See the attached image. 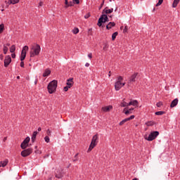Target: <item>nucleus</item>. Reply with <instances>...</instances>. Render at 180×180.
I'll return each instance as SVG.
<instances>
[{"label": "nucleus", "instance_id": "cd10ccee", "mask_svg": "<svg viewBox=\"0 0 180 180\" xmlns=\"http://www.w3.org/2000/svg\"><path fill=\"white\" fill-rule=\"evenodd\" d=\"M27 51H29V46H25L22 48V53H26Z\"/></svg>", "mask_w": 180, "mask_h": 180}, {"label": "nucleus", "instance_id": "ea45409f", "mask_svg": "<svg viewBox=\"0 0 180 180\" xmlns=\"http://www.w3.org/2000/svg\"><path fill=\"white\" fill-rule=\"evenodd\" d=\"M70 88H71V87H70L69 86H66L64 87L63 90L65 92H67L68 91V89H70Z\"/></svg>", "mask_w": 180, "mask_h": 180}, {"label": "nucleus", "instance_id": "412c9836", "mask_svg": "<svg viewBox=\"0 0 180 180\" xmlns=\"http://www.w3.org/2000/svg\"><path fill=\"white\" fill-rule=\"evenodd\" d=\"M37 131H35L33 132L31 140L32 141V143H34V141H36V137L37 136Z\"/></svg>", "mask_w": 180, "mask_h": 180}, {"label": "nucleus", "instance_id": "39448f33", "mask_svg": "<svg viewBox=\"0 0 180 180\" xmlns=\"http://www.w3.org/2000/svg\"><path fill=\"white\" fill-rule=\"evenodd\" d=\"M158 136H160V132L158 131H154L150 132L148 136H145L144 139L145 140H147V141H153V140H155Z\"/></svg>", "mask_w": 180, "mask_h": 180}, {"label": "nucleus", "instance_id": "774afa93", "mask_svg": "<svg viewBox=\"0 0 180 180\" xmlns=\"http://www.w3.org/2000/svg\"><path fill=\"white\" fill-rule=\"evenodd\" d=\"M123 27H121L120 29H122Z\"/></svg>", "mask_w": 180, "mask_h": 180}, {"label": "nucleus", "instance_id": "5fc2aeb1", "mask_svg": "<svg viewBox=\"0 0 180 180\" xmlns=\"http://www.w3.org/2000/svg\"><path fill=\"white\" fill-rule=\"evenodd\" d=\"M5 46H6V47H9V46H11V44L7 43L6 44H5Z\"/></svg>", "mask_w": 180, "mask_h": 180}, {"label": "nucleus", "instance_id": "603ef678", "mask_svg": "<svg viewBox=\"0 0 180 180\" xmlns=\"http://www.w3.org/2000/svg\"><path fill=\"white\" fill-rule=\"evenodd\" d=\"M132 105V101H130L129 103H127V106H131Z\"/></svg>", "mask_w": 180, "mask_h": 180}, {"label": "nucleus", "instance_id": "a878e982", "mask_svg": "<svg viewBox=\"0 0 180 180\" xmlns=\"http://www.w3.org/2000/svg\"><path fill=\"white\" fill-rule=\"evenodd\" d=\"M5 30V25L4 24L0 25V34Z\"/></svg>", "mask_w": 180, "mask_h": 180}, {"label": "nucleus", "instance_id": "473e14b6", "mask_svg": "<svg viewBox=\"0 0 180 180\" xmlns=\"http://www.w3.org/2000/svg\"><path fill=\"white\" fill-rule=\"evenodd\" d=\"M146 126L150 127V126H154V122L153 121H149L146 123Z\"/></svg>", "mask_w": 180, "mask_h": 180}, {"label": "nucleus", "instance_id": "69168bd1", "mask_svg": "<svg viewBox=\"0 0 180 180\" xmlns=\"http://www.w3.org/2000/svg\"><path fill=\"white\" fill-rule=\"evenodd\" d=\"M105 49H106V46H104V47H103V50H105Z\"/></svg>", "mask_w": 180, "mask_h": 180}, {"label": "nucleus", "instance_id": "dca6fc26", "mask_svg": "<svg viewBox=\"0 0 180 180\" xmlns=\"http://www.w3.org/2000/svg\"><path fill=\"white\" fill-rule=\"evenodd\" d=\"M20 0H8L7 2L8 5H16V4H19Z\"/></svg>", "mask_w": 180, "mask_h": 180}, {"label": "nucleus", "instance_id": "5701e85b", "mask_svg": "<svg viewBox=\"0 0 180 180\" xmlns=\"http://www.w3.org/2000/svg\"><path fill=\"white\" fill-rule=\"evenodd\" d=\"M26 58V53L25 52H21V56H20V61H23Z\"/></svg>", "mask_w": 180, "mask_h": 180}, {"label": "nucleus", "instance_id": "a211bd4d", "mask_svg": "<svg viewBox=\"0 0 180 180\" xmlns=\"http://www.w3.org/2000/svg\"><path fill=\"white\" fill-rule=\"evenodd\" d=\"M113 12V8L108 9V7H106L103 11V14L105 13L106 15L109 13H112Z\"/></svg>", "mask_w": 180, "mask_h": 180}, {"label": "nucleus", "instance_id": "a19ab883", "mask_svg": "<svg viewBox=\"0 0 180 180\" xmlns=\"http://www.w3.org/2000/svg\"><path fill=\"white\" fill-rule=\"evenodd\" d=\"M89 18H91V14L87 13L84 15V19H88Z\"/></svg>", "mask_w": 180, "mask_h": 180}, {"label": "nucleus", "instance_id": "4be33fe9", "mask_svg": "<svg viewBox=\"0 0 180 180\" xmlns=\"http://www.w3.org/2000/svg\"><path fill=\"white\" fill-rule=\"evenodd\" d=\"M180 0H174L172 4V8H176L178 6V4H179Z\"/></svg>", "mask_w": 180, "mask_h": 180}, {"label": "nucleus", "instance_id": "393cba45", "mask_svg": "<svg viewBox=\"0 0 180 180\" xmlns=\"http://www.w3.org/2000/svg\"><path fill=\"white\" fill-rule=\"evenodd\" d=\"M72 33L74 34H78V33H79V29L75 27L72 30Z\"/></svg>", "mask_w": 180, "mask_h": 180}, {"label": "nucleus", "instance_id": "c85d7f7f", "mask_svg": "<svg viewBox=\"0 0 180 180\" xmlns=\"http://www.w3.org/2000/svg\"><path fill=\"white\" fill-rule=\"evenodd\" d=\"M132 102V106H139V101L136 100H133L131 101Z\"/></svg>", "mask_w": 180, "mask_h": 180}, {"label": "nucleus", "instance_id": "f257e3e1", "mask_svg": "<svg viewBox=\"0 0 180 180\" xmlns=\"http://www.w3.org/2000/svg\"><path fill=\"white\" fill-rule=\"evenodd\" d=\"M41 48L40 45L37 44H34L30 46V56L31 58L36 57V56H39L40 54V51Z\"/></svg>", "mask_w": 180, "mask_h": 180}, {"label": "nucleus", "instance_id": "13d9d810", "mask_svg": "<svg viewBox=\"0 0 180 180\" xmlns=\"http://www.w3.org/2000/svg\"><path fill=\"white\" fill-rule=\"evenodd\" d=\"M7 139H8L7 137H4V141H6Z\"/></svg>", "mask_w": 180, "mask_h": 180}, {"label": "nucleus", "instance_id": "f03ea898", "mask_svg": "<svg viewBox=\"0 0 180 180\" xmlns=\"http://www.w3.org/2000/svg\"><path fill=\"white\" fill-rule=\"evenodd\" d=\"M123 77L119 76L115 84V91H120L124 85H126V82H122Z\"/></svg>", "mask_w": 180, "mask_h": 180}, {"label": "nucleus", "instance_id": "6e6d98bb", "mask_svg": "<svg viewBox=\"0 0 180 180\" xmlns=\"http://www.w3.org/2000/svg\"><path fill=\"white\" fill-rule=\"evenodd\" d=\"M85 67H89V63H86L85 64Z\"/></svg>", "mask_w": 180, "mask_h": 180}, {"label": "nucleus", "instance_id": "6ab92c4d", "mask_svg": "<svg viewBox=\"0 0 180 180\" xmlns=\"http://www.w3.org/2000/svg\"><path fill=\"white\" fill-rule=\"evenodd\" d=\"M51 74V70L50 69H46L43 73V77H49Z\"/></svg>", "mask_w": 180, "mask_h": 180}, {"label": "nucleus", "instance_id": "bb28decb", "mask_svg": "<svg viewBox=\"0 0 180 180\" xmlns=\"http://www.w3.org/2000/svg\"><path fill=\"white\" fill-rule=\"evenodd\" d=\"M16 50V46L15 45H13L10 48V52L15 53V51Z\"/></svg>", "mask_w": 180, "mask_h": 180}, {"label": "nucleus", "instance_id": "338daca9", "mask_svg": "<svg viewBox=\"0 0 180 180\" xmlns=\"http://www.w3.org/2000/svg\"><path fill=\"white\" fill-rule=\"evenodd\" d=\"M6 2H8V1H6L5 3L6 4Z\"/></svg>", "mask_w": 180, "mask_h": 180}, {"label": "nucleus", "instance_id": "bf43d9fd", "mask_svg": "<svg viewBox=\"0 0 180 180\" xmlns=\"http://www.w3.org/2000/svg\"><path fill=\"white\" fill-rule=\"evenodd\" d=\"M34 84H35V85L37 84V80H35Z\"/></svg>", "mask_w": 180, "mask_h": 180}, {"label": "nucleus", "instance_id": "3c124183", "mask_svg": "<svg viewBox=\"0 0 180 180\" xmlns=\"http://www.w3.org/2000/svg\"><path fill=\"white\" fill-rule=\"evenodd\" d=\"M39 6H43V1H40L39 3Z\"/></svg>", "mask_w": 180, "mask_h": 180}, {"label": "nucleus", "instance_id": "f704fd0d", "mask_svg": "<svg viewBox=\"0 0 180 180\" xmlns=\"http://www.w3.org/2000/svg\"><path fill=\"white\" fill-rule=\"evenodd\" d=\"M164 2V0H159L158 3H157L156 6H160L162 4V3Z\"/></svg>", "mask_w": 180, "mask_h": 180}, {"label": "nucleus", "instance_id": "4468645a", "mask_svg": "<svg viewBox=\"0 0 180 180\" xmlns=\"http://www.w3.org/2000/svg\"><path fill=\"white\" fill-rule=\"evenodd\" d=\"M178 102H179V100H178V98H175L174 100H173L170 104V108H175V106L178 105Z\"/></svg>", "mask_w": 180, "mask_h": 180}, {"label": "nucleus", "instance_id": "f3484780", "mask_svg": "<svg viewBox=\"0 0 180 180\" xmlns=\"http://www.w3.org/2000/svg\"><path fill=\"white\" fill-rule=\"evenodd\" d=\"M64 176V172H57L56 174V178H58V179H61Z\"/></svg>", "mask_w": 180, "mask_h": 180}, {"label": "nucleus", "instance_id": "8fccbe9b", "mask_svg": "<svg viewBox=\"0 0 180 180\" xmlns=\"http://www.w3.org/2000/svg\"><path fill=\"white\" fill-rule=\"evenodd\" d=\"M124 113H125V115H129V113H130V110L125 111Z\"/></svg>", "mask_w": 180, "mask_h": 180}, {"label": "nucleus", "instance_id": "49530a36", "mask_svg": "<svg viewBox=\"0 0 180 180\" xmlns=\"http://www.w3.org/2000/svg\"><path fill=\"white\" fill-rule=\"evenodd\" d=\"M73 4H72V1H70L69 3H68V8H69V6H73Z\"/></svg>", "mask_w": 180, "mask_h": 180}, {"label": "nucleus", "instance_id": "864d4df0", "mask_svg": "<svg viewBox=\"0 0 180 180\" xmlns=\"http://www.w3.org/2000/svg\"><path fill=\"white\" fill-rule=\"evenodd\" d=\"M0 60H4V55L3 54L0 55Z\"/></svg>", "mask_w": 180, "mask_h": 180}, {"label": "nucleus", "instance_id": "f8f14e48", "mask_svg": "<svg viewBox=\"0 0 180 180\" xmlns=\"http://www.w3.org/2000/svg\"><path fill=\"white\" fill-rule=\"evenodd\" d=\"M113 109V106L112 105H108V106H105V107H103L101 108V110H103V112H110V110H112Z\"/></svg>", "mask_w": 180, "mask_h": 180}, {"label": "nucleus", "instance_id": "79ce46f5", "mask_svg": "<svg viewBox=\"0 0 180 180\" xmlns=\"http://www.w3.org/2000/svg\"><path fill=\"white\" fill-rule=\"evenodd\" d=\"M104 4H105V0H103V2L101 3V4L99 7V10L102 9V7L103 6Z\"/></svg>", "mask_w": 180, "mask_h": 180}, {"label": "nucleus", "instance_id": "a18cd8bd", "mask_svg": "<svg viewBox=\"0 0 180 180\" xmlns=\"http://www.w3.org/2000/svg\"><path fill=\"white\" fill-rule=\"evenodd\" d=\"M72 1L75 4H77V5H78V4H79V0H72Z\"/></svg>", "mask_w": 180, "mask_h": 180}, {"label": "nucleus", "instance_id": "58836bf2", "mask_svg": "<svg viewBox=\"0 0 180 180\" xmlns=\"http://www.w3.org/2000/svg\"><path fill=\"white\" fill-rule=\"evenodd\" d=\"M69 3H68V0H65V9H67V8H68V4Z\"/></svg>", "mask_w": 180, "mask_h": 180}, {"label": "nucleus", "instance_id": "9b49d317", "mask_svg": "<svg viewBox=\"0 0 180 180\" xmlns=\"http://www.w3.org/2000/svg\"><path fill=\"white\" fill-rule=\"evenodd\" d=\"M134 117H135L134 115H131L129 117L125 118L124 120H123L120 122V126H123V124L126 123V122H129V120H133Z\"/></svg>", "mask_w": 180, "mask_h": 180}, {"label": "nucleus", "instance_id": "0e129e2a", "mask_svg": "<svg viewBox=\"0 0 180 180\" xmlns=\"http://www.w3.org/2000/svg\"><path fill=\"white\" fill-rule=\"evenodd\" d=\"M108 77H110V72H109Z\"/></svg>", "mask_w": 180, "mask_h": 180}, {"label": "nucleus", "instance_id": "680f3d73", "mask_svg": "<svg viewBox=\"0 0 180 180\" xmlns=\"http://www.w3.org/2000/svg\"><path fill=\"white\" fill-rule=\"evenodd\" d=\"M20 79V77L18 76L17 79Z\"/></svg>", "mask_w": 180, "mask_h": 180}, {"label": "nucleus", "instance_id": "72a5a7b5", "mask_svg": "<svg viewBox=\"0 0 180 180\" xmlns=\"http://www.w3.org/2000/svg\"><path fill=\"white\" fill-rule=\"evenodd\" d=\"M44 140H45L46 143H50V137H49V136H46L44 137Z\"/></svg>", "mask_w": 180, "mask_h": 180}, {"label": "nucleus", "instance_id": "de8ad7c7", "mask_svg": "<svg viewBox=\"0 0 180 180\" xmlns=\"http://www.w3.org/2000/svg\"><path fill=\"white\" fill-rule=\"evenodd\" d=\"M11 57H12V58H16V54L15 53H12Z\"/></svg>", "mask_w": 180, "mask_h": 180}, {"label": "nucleus", "instance_id": "7c9ffc66", "mask_svg": "<svg viewBox=\"0 0 180 180\" xmlns=\"http://www.w3.org/2000/svg\"><path fill=\"white\" fill-rule=\"evenodd\" d=\"M164 113H165V112L164 111H158L155 113V115H156L157 116H161L162 115H164Z\"/></svg>", "mask_w": 180, "mask_h": 180}, {"label": "nucleus", "instance_id": "09e8293b", "mask_svg": "<svg viewBox=\"0 0 180 180\" xmlns=\"http://www.w3.org/2000/svg\"><path fill=\"white\" fill-rule=\"evenodd\" d=\"M88 57H89V58H90V59L92 58V53H89V54H88Z\"/></svg>", "mask_w": 180, "mask_h": 180}, {"label": "nucleus", "instance_id": "9d476101", "mask_svg": "<svg viewBox=\"0 0 180 180\" xmlns=\"http://www.w3.org/2000/svg\"><path fill=\"white\" fill-rule=\"evenodd\" d=\"M139 75V73H134V75H132L129 79V80L128 81V85H130V84H131V82H136V78L137 77V75Z\"/></svg>", "mask_w": 180, "mask_h": 180}, {"label": "nucleus", "instance_id": "2eb2a0df", "mask_svg": "<svg viewBox=\"0 0 180 180\" xmlns=\"http://www.w3.org/2000/svg\"><path fill=\"white\" fill-rule=\"evenodd\" d=\"M115 26H116V23L110 22L106 25V29L108 30H110V29H112V27H115Z\"/></svg>", "mask_w": 180, "mask_h": 180}, {"label": "nucleus", "instance_id": "e2e57ef3", "mask_svg": "<svg viewBox=\"0 0 180 180\" xmlns=\"http://www.w3.org/2000/svg\"><path fill=\"white\" fill-rule=\"evenodd\" d=\"M130 110H134V108H131V109H129V111Z\"/></svg>", "mask_w": 180, "mask_h": 180}, {"label": "nucleus", "instance_id": "ddd939ff", "mask_svg": "<svg viewBox=\"0 0 180 180\" xmlns=\"http://www.w3.org/2000/svg\"><path fill=\"white\" fill-rule=\"evenodd\" d=\"M74 79L72 78H70L67 80V83L66 85H68V86H69V88H71V86H72V85H74Z\"/></svg>", "mask_w": 180, "mask_h": 180}, {"label": "nucleus", "instance_id": "c9c22d12", "mask_svg": "<svg viewBox=\"0 0 180 180\" xmlns=\"http://www.w3.org/2000/svg\"><path fill=\"white\" fill-rule=\"evenodd\" d=\"M46 134H47L48 136H49L51 137V130L47 129Z\"/></svg>", "mask_w": 180, "mask_h": 180}, {"label": "nucleus", "instance_id": "aec40b11", "mask_svg": "<svg viewBox=\"0 0 180 180\" xmlns=\"http://www.w3.org/2000/svg\"><path fill=\"white\" fill-rule=\"evenodd\" d=\"M8 159H6V160L0 162V168H1V167H6V165H8Z\"/></svg>", "mask_w": 180, "mask_h": 180}, {"label": "nucleus", "instance_id": "37998d69", "mask_svg": "<svg viewBox=\"0 0 180 180\" xmlns=\"http://www.w3.org/2000/svg\"><path fill=\"white\" fill-rule=\"evenodd\" d=\"M127 30H128V27H127V26L126 25V26L124 27V30H123V33H127Z\"/></svg>", "mask_w": 180, "mask_h": 180}, {"label": "nucleus", "instance_id": "c03bdc74", "mask_svg": "<svg viewBox=\"0 0 180 180\" xmlns=\"http://www.w3.org/2000/svg\"><path fill=\"white\" fill-rule=\"evenodd\" d=\"M20 67H22V68L25 67V63L23 62V60L20 63Z\"/></svg>", "mask_w": 180, "mask_h": 180}, {"label": "nucleus", "instance_id": "1a4fd4ad", "mask_svg": "<svg viewBox=\"0 0 180 180\" xmlns=\"http://www.w3.org/2000/svg\"><path fill=\"white\" fill-rule=\"evenodd\" d=\"M11 63H12L11 56H6L4 59V67H8Z\"/></svg>", "mask_w": 180, "mask_h": 180}, {"label": "nucleus", "instance_id": "4c0bfd02", "mask_svg": "<svg viewBox=\"0 0 180 180\" xmlns=\"http://www.w3.org/2000/svg\"><path fill=\"white\" fill-rule=\"evenodd\" d=\"M156 105L158 108H161V106L162 105V102L160 101L157 103Z\"/></svg>", "mask_w": 180, "mask_h": 180}, {"label": "nucleus", "instance_id": "c756f323", "mask_svg": "<svg viewBox=\"0 0 180 180\" xmlns=\"http://www.w3.org/2000/svg\"><path fill=\"white\" fill-rule=\"evenodd\" d=\"M117 34H119V33H118L117 32H114V33L112 34V40H115L116 37L117 36Z\"/></svg>", "mask_w": 180, "mask_h": 180}, {"label": "nucleus", "instance_id": "2f4dec72", "mask_svg": "<svg viewBox=\"0 0 180 180\" xmlns=\"http://www.w3.org/2000/svg\"><path fill=\"white\" fill-rule=\"evenodd\" d=\"M120 106H121L122 108H126V106H127V103H126V102L124 101V100H123L122 102L121 103Z\"/></svg>", "mask_w": 180, "mask_h": 180}, {"label": "nucleus", "instance_id": "6e6552de", "mask_svg": "<svg viewBox=\"0 0 180 180\" xmlns=\"http://www.w3.org/2000/svg\"><path fill=\"white\" fill-rule=\"evenodd\" d=\"M33 153V149L29 148L21 152L22 157H29Z\"/></svg>", "mask_w": 180, "mask_h": 180}, {"label": "nucleus", "instance_id": "052dcab7", "mask_svg": "<svg viewBox=\"0 0 180 180\" xmlns=\"http://www.w3.org/2000/svg\"><path fill=\"white\" fill-rule=\"evenodd\" d=\"M117 11V7L115 8V12H116Z\"/></svg>", "mask_w": 180, "mask_h": 180}, {"label": "nucleus", "instance_id": "20e7f679", "mask_svg": "<svg viewBox=\"0 0 180 180\" xmlns=\"http://www.w3.org/2000/svg\"><path fill=\"white\" fill-rule=\"evenodd\" d=\"M98 140H99V138L98 136V134H96L93 136L91 144L89 147V149L87 150V153H90V151H92V150H94V148L96 147Z\"/></svg>", "mask_w": 180, "mask_h": 180}, {"label": "nucleus", "instance_id": "b1692460", "mask_svg": "<svg viewBox=\"0 0 180 180\" xmlns=\"http://www.w3.org/2000/svg\"><path fill=\"white\" fill-rule=\"evenodd\" d=\"M8 46H6V45H4L3 46V51H4V54H6V53H8Z\"/></svg>", "mask_w": 180, "mask_h": 180}, {"label": "nucleus", "instance_id": "e433bc0d", "mask_svg": "<svg viewBox=\"0 0 180 180\" xmlns=\"http://www.w3.org/2000/svg\"><path fill=\"white\" fill-rule=\"evenodd\" d=\"M76 161H78V153H77L75 155V159H73V162H75Z\"/></svg>", "mask_w": 180, "mask_h": 180}, {"label": "nucleus", "instance_id": "423d86ee", "mask_svg": "<svg viewBox=\"0 0 180 180\" xmlns=\"http://www.w3.org/2000/svg\"><path fill=\"white\" fill-rule=\"evenodd\" d=\"M106 22H109V18L106 14H103L98 19L97 25L101 27V26H102V23H106Z\"/></svg>", "mask_w": 180, "mask_h": 180}, {"label": "nucleus", "instance_id": "4d7b16f0", "mask_svg": "<svg viewBox=\"0 0 180 180\" xmlns=\"http://www.w3.org/2000/svg\"><path fill=\"white\" fill-rule=\"evenodd\" d=\"M38 131H41V127L38 128Z\"/></svg>", "mask_w": 180, "mask_h": 180}, {"label": "nucleus", "instance_id": "7ed1b4c3", "mask_svg": "<svg viewBox=\"0 0 180 180\" xmlns=\"http://www.w3.org/2000/svg\"><path fill=\"white\" fill-rule=\"evenodd\" d=\"M58 82L57 80L51 81L48 85V92L49 94H54L57 89Z\"/></svg>", "mask_w": 180, "mask_h": 180}, {"label": "nucleus", "instance_id": "0eeeda50", "mask_svg": "<svg viewBox=\"0 0 180 180\" xmlns=\"http://www.w3.org/2000/svg\"><path fill=\"white\" fill-rule=\"evenodd\" d=\"M30 141V137L27 136L25 138V139L22 142L20 147L22 150H25V148H27L29 147V143Z\"/></svg>", "mask_w": 180, "mask_h": 180}]
</instances>
